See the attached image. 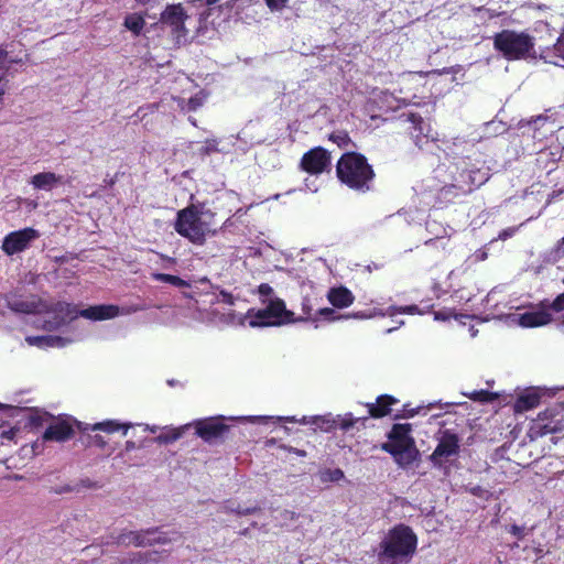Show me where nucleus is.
Listing matches in <instances>:
<instances>
[{
	"label": "nucleus",
	"instance_id": "22",
	"mask_svg": "<svg viewBox=\"0 0 564 564\" xmlns=\"http://www.w3.org/2000/svg\"><path fill=\"white\" fill-rule=\"evenodd\" d=\"M564 149L560 147L549 148L540 151L536 158V165L540 169L546 170L551 173L556 169L557 162L562 159V152Z\"/></svg>",
	"mask_w": 564,
	"mask_h": 564
},
{
	"label": "nucleus",
	"instance_id": "37",
	"mask_svg": "<svg viewBox=\"0 0 564 564\" xmlns=\"http://www.w3.org/2000/svg\"><path fill=\"white\" fill-rule=\"evenodd\" d=\"M345 474L340 468H326L319 471L322 482H338L344 479Z\"/></svg>",
	"mask_w": 564,
	"mask_h": 564
},
{
	"label": "nucleus",
	"instance_id": "47",
	"mask_svg": "<svg viewBox=\"0 0 564 564\" xmlns=\"http://www.w3.org/2000/svg\"><path fill=\"white\" fill-rule=\"evenodd\" d=\"M78 486L88 489H100L102 487L100 482L94 481L90 478L80 479Z\"/></svg>",
	"mask_w": 564,
	"mask_h": 564
},
{
	"label": "nucleus",
	"instance_id": "2",
	"mask_svg": "<svg viewBox=\"0 0 564 564\" xmlns=\"http://www.w3.org/2000/svg\"><path fill=\"white\" fill-rule=\"evenodd\" d=\"M214 216L210 210L204 212L202 206L189 204L177 212L174 230L192 243L203 246L208 236L217 232L216 229H212L210 219Z\"/></svg>",
	"mask_w": 564,
	"mask_h": 564
},
{
	"label": "nucleus",
	"instance_id": "36",
	"mask_svg": "<svg viewBox=\"0 0 564 564\" xmlns=\"http://www.w3.org/2000/svg\"><path fill=\"white\" fill-rule=\"evenodd\" d=\"M458 183L457 181L455 180L454 183L452 184H447L445 186H443L440 191H438V198L440 199H445L447 202H451L453 198L455 197H458L460 195H466L465 193H462L460 192V188L457 186Z\"/></svg>",
	"mask_w": 564,
	"mask_h": 564
},
{
	"label": "nucleus",
	"instance_id": "55",
	"mask_svg": "<svg viewBox=\"0 0 564 564\" xmlns=\"http://www.w3.org/2000/svg\"><path fill=\"white\" fill-rule=\"evenodd\" d=\"M30 423L31 425L33 426H40L42 424V417L36 415V416H31L30 419Z\"/></svg>",
	"mask_w": 564,
	"mask_h": 564
},
{
	"label": "nucleus",
	"instance_id": "41",
	"mask_svg": "<svg viewBox=\"0 0 564 564\" xmlns=\"http://www.w3.org/2000/svg\"><path fill=\"white\" fill-rule=\"evenodd\" d=\"M469 398L474 401L479 402H491L496 399V394L494 392H490L488 390H478L474 391Z\"/></svg>",
	"mask_w": 564,
	"mask_h": 564
},
{
	"label": "nucleus",
	"instance_id": "25",
	"mask_svg": "<svg viewBox=\"0 0 564 564\" xmlns=\"http://www.w3.org/2000/svg\"><path fill=\"white\" fill-rule=\"evenodd\" d=\"M562 431L561 421L533 422L530 433L534 437H543L547 434H555Z\"/></svg>",
	"mask_w": 564,
	"mask_h": 564
},
{
	"label": "nucleus",
	"instance_id": "31",
	"mask_svg": "<svg viewBox=\"0 0 564 564\" xmlns=\"http://www.w3.org/2000/svg\"><path fill=\"white\" fill-rule=\"evenodd\" d=\"M328 140L332 141L333 143L337 144V147L340 149H347L350 145L354 148L356 147V144L354 143L349 133L346 130L333 131L328 135Z\"/></svg>",
	"mask_w": 564,
	"mask_h": 564
},
{
	"label": "nucleus",
	"instance_id": "39",
	"mask_svg": "<svg viewBox=\"0 0 564 564\" xmlns=\"http://www.w3.org/2000/svg\"><path fill=\"white\" fill-rule=\"evenodd\" d=\"M433 306L434 305L432 303H427L423 308H420L417 305L413 304V305L400 306L395 310L400 314L423 315V314L430 313L432 311Z\"/></svg>",
	"mask_w": 564,
	"mask_h": 564
},
{
	"label": "nucleus",
	"instance_id": "56",
	"mask_svg": "<svg viewBox=\"0 0 564 564\" xmlns=\"http://www.w3.org/2000/svg\"><path fill=\"white\" fill-rule=\"evenodd\" d=\"M257 508H247V509H238L237 510V513L238 514H251L253 512H256Z\"/></svg>",
	"mask_w": 564,
	"mask_h": 564
},
{
	"label": "nucleus",
	"instance_id": "15",
	"mask_svg": "<svg viewBox=\"0 0 564 564\" xmlns=\"http://www.w3.org/2000/svg\"><path fill=\"white\" fill-rule=\"evenodd\" d=\"M552 321V315L545 310V301L540 303V308L529 311L518 315V323L525 328H533L547 325Z\"/></svg>",
	"mask_w": 564,
	"mask_h": 564
},
{
	"label": "nucleus",
	"instance_id": "54",
	"mask_svg": "<svg viewBox=\"0 0 564 564\" xmlns=\"http://www.w3.org/2000/svg\"><path fill=\"white\" fill-rule=\"evenodd\" d=\"M188 106H189V109H191V110H196V109H197V107H199V106H200V102H199V100H198V99H196V98H191V99H189V101H188Z\"/></svg>",
	"mask_w": 564,
	"mask_h": 564
},
{
	"label": "nucleus",
	"instance_id": "62",
	"mask_svg": "<svg viewBox=\"0 0 564 564\" xmlns=\"http://www.w3.org/2000/svg\"><path fill=\"white\" fill-rule=\"evenodd\" d=\"M139 4L145 6L150 3L152 0H135Z\"/></svg>",
	"mask_w": 564,
	"mask_h": 564
},
{
	"label": "nucleus",
	"instance_id": "35",
	"mask_svg": "<svg viewBox=\"0 0 564 564\" xmlns=\"http://www.w3.org/2000/svg\"><path fill=\"white\" fill-rule=\"evenodd\" d=\"M161 553L158 551L135 552L131 555L129 563L139 564L143 562H159Z\"/></svg>",
	"mask_w": 564,
	"mask_h": 564
},
{
	"label": "nucleus",
	"instance_id": "16",
	"mask_svg": "<svg viewBox=\"0 0 564 564\" xmlns=\"http://www.w3.org/2000/svg\"><path fill=\"white\" fill-rule=\"evenodd\" d=\"M120 308L115 304L93 305L79 311V316L91 321H106L117 317Z\"/></svg>",
	"mask_w": 564,
	"mask_h": 564
},
{
	"label": "nucleus",
	"instance_id": "30",
	"mask_svg": "<svg viewBox=\"0 0 564 564\" xmlns=\"http://www.w3.org/2000/svg\"><path fill=\"white\" fill-rule=\"evenodd\" d=\"M336 419L338 420L337 427L344 432L349 431L357 423H361L362 426H365V423L368 420L367 416L355 417L352 413H346L344 416L337 415Z\"/></svg>",
	"mask_w": 564,
	"mask_h": 564
},
{
	"label": "nucleus",
	"instance_id": "23",
	"mask_svg": "<svg viewBox=\"0 0 564 564\" xmlns=\"http://www.w3.org/2000/svg\"><path fill=\"white\" fill-rule=\"evenodd\" d=\"M30 184L34 189L48 192L56 185L64 184V181L62 175H57L53 172H41L31 177Z\"/></svg>",
	"mask_w": 564,
	"mask_h": 564
},
{
	"label": "nucleus",
	"instance_id": "29",
	"mask_svg": "<svg viewBox=\"0 0 564 564\" xmlns=\"http://www.w3.org/2000/svg\"><path fill=\"white\" fill-rule=\"evenodd\" d=\"M123 25L131 31L134 35H140L144 25L145 20L141 14L131 13L124 18Z\"/></svg>",
	"mask_w": 564,
	"mask_h": 564
},
{
	"label": "nucleus",
	"instance_id": "17",
	"mask_svg": "<svg viewBox=\"0 0 564 564\" xmlns=\"http://www.w3.org/2000/svg\"><path fill=\"white\" fill-rule=\"evenodd\" d=\"M158 533V528H149L147 530H140V531H122L118 536L116 538V543L118 545H134L137 547L140 546H147L148 543V535H154Z\"/></svg>",
	"mask_w": 564,
	"mask_h": 564
},
{
	"label": "nucleus",
	"instance_id": "9",
	"mask_svg": "<svg viewBox=\"0 0 564 564\" xmlns=\"http://www.w3.org/2000/svg\"><path fill=\"white\" fill-rule=\"evenodd\" d=\"M332 166V155L323 147H315L306 151L300 161L299 167L311 175H319L328 172Z\"/></svg>",
	"mask_w": 564,
	"mask_h": 564
},
{
	"label": "nucleus",
	"instance_id": "43",
	"mask_svg": "<svg viewBox=\"0 0 564 564\" xmlns=\"http://www.w3.org/2000/svg\"><path fill=\"white\" fill-rule=\"evenodd\" d=\"M550 308L556 313L564 311V293L558 294L550 304L545 303V310Z\"/></svg>",
	"mask_w": 564,
	"mask_h": 564
},
{
	"label": "nucleus",
	"instance_id": "42",
	"mask_svg": "<svg viewBox=\"0 0 564 564\" xmlns=\"http://www.w3.org/2000/svg\"><path fill=\"white\" fill-rule=\"evenodd\" d=\"M315 311L316 310H314L311 300L308 297H304L302 302V312L304 316L301 317V319L314 322Z\"/></svg>",
	"mask_w": 564,
	"mask_h": 564
},
{
	"label": "nucleus",
	"instance_id": "61",
	"mask_svg": "<svg viewBox=\"0 0 564 564\" xmlns=\"http://www.w3.org/2000/svg\"><path fill=\"white\" fill-rule=\"evenodd\" d=\"M126 448H127V451L133 449L134 448V442L127 441L126 442Z\"/></svg>",
	"mask_w": 564,
	"mask_h": 564
},
{
	"label": "nucleus",
	"instance_id": "57",
	"mask_svg": "<svg viewBox=\"0 0 564 564\" xmlns=\"http://www.w3.org/2000/svg\"><path fill=\"white\" fill-rule=\"evenodd\" d=\"M290 452H293L294 454H296L300 457L306 456V452L304 449L290 448Z\"/></svg>",
	"mask_w": 564,
	"mask_h": 564
},
{
	"label": "nucleus",
	"instance_id": "38",
	"mask_svg": "<svg viewBox=\"0 0 564 564\" xmlns=\"http://www.w3.org/2000/svg\"><path fill=\"white\" fill-rule=\"evenodd\" d=\"M189 425H184L182 427H178V429H173V430H170L165 433H162L161 435L158 436V441L160 443H164V444H169V443H173L175 441H177L178 438H181L184 434V431L188 427Z\"/></svg>",
	"mask_w": 564,
	"mask_h": 564
},
{
	"label": "nucleus",
	"instance_id": "49",
	"mask_svg": "<svg viewBox=\"0 0 564 564\" xmlns=\"http://www.w3.org/2000/svg\"><path fill=\"white\" fill-rule=\"evenodd\" d=\"M288 0H265L267 6L271 10L283 9L286 6Z\"/></svg>",
	"mask_w": 564,
	"mask_h": 564
},
{
	"label": "nucleus",
	"instance_id": "20",
	"mask_svg": "<svg viewBox=\"0 0 564 564\" xmlns=\"http://www.w3.org/2000/svg\"><path fill=\"white\" fill-rule=\"evenodd\" d=\"M402 118H404L405 122L411 124L409 127L410 134L412 135L415 145L421 148L422 144L427 141V134L425 133V126L422 116L419 113L409 112L403 113Z\"/></svg>",
	"mask_w": 564,
	"mask_h": 564
},
{
	"label": "nucleus",
	"instance_id": "60",
	"mask_svg": "<svg viewBox=\"0 0 564 564\" xmlns=\"http://www.w3.org/2000/svg\"><path fill=\"white\" fill-rule=\"evenodd\" d=\"M279 420L284 421V422H296L294 416L279 417Z\"/></svg>",
	"mask_w": 564,
	"mask_h": 564
},
{
	"label": "nucleus",
	"instance_id": "34",
	"mask_svg": "<svg viewBox=\"0 0 564 564\" xmlns=\"http://www.w3.org/2000/svg\"><path fill=\"white\" fill-rule=\"evenodd\" d=\"M152 279L159 282L169 283L176 288H189V282L183 280L182 278L167 273H152Z\"/></svg>",
	"mask_w": 564,
	"mask_h": 564
},
{
	"label": "nucleus",
	"instance_id": "63",
	"mask_svg": "<svg viewBox=\"0 0 564 564\" xmlns=\"http://www.w3.org/2000/svg\"><path fill=\"white\" fill-rule=\"evenodd\" d=\"M220 0H206L207 4L208 6H213V4H216L217 2H219Z\"/></svg>",
	"mask_w": 564,
	"mask_h": 564
},
{
	"label": "nucleus",
	"instance_id": "40",
	"mask_svg": "<svg viewBox=\"0 0 564 564\" xmlns=\"http://www.w3.org/2000/svg\"><path fill=\"white\" fill-rule=\"evenodd\" d=\"M173 540H176V538H169L166 533L161 532L158 528V533L154 535H148V543L149 546L155 545V544H167L171 543Z\"/></svg>",
	"mask_w": 564,
	"mask_h": 564
},
{
	"label": "nucleus",
	"instance_id": "13",
	"mask_svg": "<svg viewBox=\"0 0 564 564\" xmlns=\"http://www.w3.org/2000/svg\"><path fill=\"white\" fill-rule=\"evenodd\" d=\"M74 435L73 424L66 419L58 417L46 427L42 438L44 442L64 443L72 440Z\"/></svg>",
	"mask_w": 564,
	"mask_h": 564
},
{
	"label": "nucleus",
	"instance_id": "21",
	"mask_svg": "<svg viewBox=\"0 0 564 564\" xmlns=\"http://www.w3.org/2000/svg\"><path fill=\"white\" fill-rule=\"evenodd\" d=\"M326 297L335 308L349 307L355 301L352 292L343 285L330 288Z\"/></svg>",
	"mask_w": 564,
	"mask_h": 564
},
{
	"label": "nucleus",
	"instance_id": "14",
	"mask_svg": "<svg viewBox=\"0 0 564 564\" xmlns=\"http://www.w3.org/2000/svg\"><path fill=\"white\" fill-rule=\"evenodd\" d=\"M455 178L460 192L469 194L485 184L489 180V174L487 171H482L481 169H466L463 170Z\"/></svg>",
	"mask_w": 564,
	"mask_h": 564
},
{
	"label": "nucleus",
	"instance_id": "10",
	"mask_svg": "<svg viewBox=\"0 0 564 564\" xmlns=\"http://www.w3.org/2000/svg\"><path fill=\"white\" fill-rule=\"evenodd\" d=\"M37 238L40 232L32 227L11 231L3 238L1 249L7 256H13L26 250Z\"/></svg>",
	"mask_w": 564,
	"mask_h": 564
},
{
	"label": "nucleus",
	"instance_id": "7",
	"mask_svg": "<svg viewBox=\"0 0 564 564\" xmlns=\"http://www.w3.org/2000/svg\"><path fill=\"white\" fill-rule=\"evenodd\" d=\"M195 434L206 443H215L224 440L229 433L230 425L225 423L224 416H210L194 421Z\"/></svg>",
	"mask_w": 564,
	"mask_h": 564
},
{
	"label": "nucleus",
	"instance_id": "6",
	"mask_svg": "<svg viewBox=\"0 0 564 564\" xmlns=\"http://www.w3.org/2000/svg\"><path fill=\"white\" fill-rule=\"evenodd\" d=\"M293 315V312L286 310L283 300L274 299L268 303L267 307L250 315V325L252 327L279 326L295 322Z\"/></svg>",
	"mask_w": 564,
	"mask_h": 564
},
{
	"label": "nucleus",
	"instance_id": "46",
	"mask_svg": "<svg viewBox=\"0 0 564 564\" xmlns=\"http://www.w3.org/2000/svg\"><path fill=\"white\" fill-rule=\"evenodd\" d=\"M553 52L555 56L564 62V37L557 39L556 43L553 45Z\"/></svg>",
	"mask_w": 564,
	"mask_h": 564
},
{
	"label": "nucleus",
	"instance_id": "64",
	"mask_svg": "<svg viewBox=\"0 0 564 564\" xmlns=\"http://www.w3.org/2000/svg\"><path fill=\"white\" fill-rule=\"evenodd\" d=\"M564 247V237L560 240L558 248Z\"/></svg>",
	"mask_w": 564,
	"mask_h": 564
},
{
	"label": "nucleus",
	"instance_id": "24",
	"mask_svg": "<svg viewBox=\"0 0 564 564\" xmlns=\"http://www.w3.org/2000/svg\"><path fill=\"white\" fill-rule=\"evenodd\" d=\"M541 402V393L536 389L527 390L514 402L517 412H524L536 408Z\"/></svg>",
	"mask_w": 564,
	"mask_h": 564
},
{
	"label": "nucleus",
	"instance_id": "32",
	"mask_svg": "<svg viewBox=\"0 0 564 564\" xmlns=\"http://www.w3.org/2000/svg\"><path fill=\"white\" fill-rule=\"evenodd\" d=\"M430 410V406L419 405L415 408H412L410 403L403 404L402 409L398 411L394 415V420H401V419H411L415 415L422 413L424 411V414Z\"/></svg>",
	"mask_w": 564,
	"mask_h": 564
},
{
	"label": "nucleus",
	"instance_id": "5",
	"mask_svg": "<svg viewBox=\"0 0 564 564\" xmlns=\"http://www.w3.org/2000/svg\"><path fill=\"white\" fill-rule=\"evenodd\" d=\"M494 48L507 61H520L534 56V37L527 32L502 30L492 37Z\"/></svg>",
	"mask_w": 564,
	"mask_h": 564
},
{
	"label": "nucleus",
	"instance_id": "12",
	"mask_svg": "<svg viewBox=\"0 0 564 564\" xmlns=\"http://www.w3.org/2000/svg\"><path fill=\"white\" fill-rule=\"evenodd\" d=\"M7 307L15 313L21 314H37L41 313L43 300L37 295H30L24 299L23 295L17 292H9L4 295Z\"/></svg>",
	"mask_w": 564,
	"mask_h": 564
},
{
	"label": "nucleus",
	"instance_id": "26",
	"mask_svg": "<svg viewBox=\"0 0 564 564\" xmlns=\"http://www.w3.org/2000/svg\"><path fill=\"white\" fill-rule=\"evenodd\" d=\"M131 427L129 423H120L117 420H106L99 423H95L91 425L93 431H102L108 434L122 431V434L126 435L128 430Z\"/></svg>",
	"mask_w": 564,
	"mask_h": 564
},
{
	"label": "nucleus",
	"instance_id": "1",
	"mask_svg": "<svg viewBox=\"0 0 564 564\" xmlns=\"http://www.w3.org/2000/svg\"><path fill=\"white\" fill-rule=\"evenodd\" d=\"M336 177L340 184L357 193H368L376 180L373 166L360 152L346 151L335 165Z\"/></svg>",
	"mask_w": 564,
	"mask_h": 564
},
{
	"label": "nucleus",
	"instance_id": "44",
	"mask_svg": "<svg viewBox=\"0 0 564 564\" xmlns=\"http://www.w3.org/2000/svg\"><path fill=\"white\" fill-rule=\"evenodd\" d=\"M433 314H434L435 321H442V322H446V321H449L452 317H456L454 310L436 311Z\"/></svg>",
	"mask_w": 564,
	"mask_h": 564
},
{
	"label": "nucleus",
	"instance_id": "33",
	"mask_svg": "<svg viewBox=\"0 0 564 564\" xmlns=\"http://www.w3.org/2000/svg\"><path fill=\"white\" fill-rule=\"evenodd\" d=\"M337 422L338 420L336 416H333L332 414L317 415L312 419V424L325 432H330L332 430L337 429Z\"/></svg>",
	"mask_w": 564,
	"mask_h": 564
},
{
	"label": "nucleus",
	"instance_id": "28",
	"mask_svg": "<svg viewBox=\"0 0 564 564\" xmlns=\"http://www.w3.org/2000/svg\"><path fill=\"white\" fill-rule=\"evenodd\" d=\"M26 341L30 345H35L37 347H54V346H63L65 339L61 336H29L26 337Z\"/></svg>",
	"mask_w": 564,
	"mask_h": 564
},
{
	"label": "nucleus",
	"instance_id": "19",
	"mask_svg": "<svg viewBox=\"0 0 564 564\" xmlns=\"http://www.w3.org/2000/svg\"><path fill=\"white\" fill-rule=\"evenodd\" d=\"M186 19L187 14L181 4L169 6L161 14V21L172 26L176 32L185 29L184 24Z\"/></svg>",
	"mask_w": 564,
	"mask_h": 564
},
{
	"label": "nucleus",
	"instance_id": "4",
	"mask_svg": "<svg viewBox=\"0 0 564 564\" xmlns=\"http://www.w3.org/2000/svg\"><path fill=\"white\" fill-rule=\"evenodd\" d=\"M411 431V424L395 423L387 435L388 442L381 444V449L390 454L401 467L412 465L420 457Z\"/></svg>",
	"mask_w": 564,
	"mask_h": 564
},
{
	"label": "nucleus",
	"instance_id": "27",
	"mask_svg": "<svg viewBox=\"0 0 564 564\" xmlns=\"http://www.w3.org/2000/svg\"><path fill=\"white\" fill-rule=\"evenodd\" d=\"M364 315L361 313H354L352 314V317L355 318H361ZM351 317V315H338L337 312L332 308V307H323V308H317L315 311V315H314V322H317V321H327V322H334L336 319H339V318H349Z\"/></svg>",
	"mask_w": 564,
	"mask_h": 564
},
{
	"label": "nucleus",
	"instance_id": "3",
	"mask_svg": "<svg viewBox=\"0 0 564 564\" xmlns=\"http://www.w3.org/2000/svg\"><path fill=\"white\" fill-rule=\"evenodd\" d=\"M379 547L381 561L409 563L416 552L417 536L411 527L399 523L388 531Z\"/></svg>",
	"mask_w": 564,
	"mask_h": 564
},
{
	"label": "nucleus",
	"instance_id": "58",
	"mask_svg": "<svg viewBox=\"0 0 564 564\" xmlns=\"http://www.w3.org/2000/svg\"><path fill=\"white\" fill-rule=\"evenodd\" d=\"M117 182V175L113 176V177H110V178H105V183L107 186H113Z\"/></svg>",
	"mask_w": 564,
	"mask_h": 564
},
{
	"label": "nucleus",
	"instance_id": "53",
	"mask_svg": "<svg viewBox=\"0 0 564 564\" xmlns=\"http://www.w3.org/2000/svg\"><path fill=\"white\" fill-rule=\"evenodd\" d=\"M93 442L98 447H105L106 444H107V442L104 440V437L99 436V435H95L94 438H93Z\"/></svg>",
	"mask_w": 564,
	"mask_h": 564
},
{
	"label": "nucleus",
	"instance_id": "52",
	"mask_svg": "<svg viewBox=\"0 0 564 564\" xmlns=\"http://www.w3.org/2000/svg\"><path fill=\"white\" fill-rule=\"evenodd\" d=\"M74 490H78V488L66 485V486H62L58 489H56L55 492L56 494H67V492H72Z\"/></svg>",
	"mask_w": 564,
	"mask_h": 564
},
{
	"label": "nucleus",
	"instance_id": "59",
	"mask_svg": "<svg viewBox=\"0 0 564 564\" xmlns=\"http://www.w3.org/2000/svg\"><path fill=\"white\" fill-rule=\"evenodd\" d=\"M7 52L4 50H0V64H3L7 58Z\"/></svg>",
	"mask_w": 564,
	"mask_h": 564
},
{
	"label": "nucleus",
	"instance_id": "45",
	"mask_svg": "<svg viewBox=\"0 0 564 564\" xmlns=\"http://www.w3.org/2000/svg\"><path fill=\"white\" fill-rule=\"evenodd\" d=\"M509 533L514 535L518 540H522L525 538L527 532L524 527H520L518 524H512L508 529Z\"/></svg>",
	"mask_w": 564,
	"mask_h": 564
},
{
	"label": "nucleus",
	"instance_id": "8",
	"mask_svg": "<svg viewBox=\"0 0 564 564\" xmlns=\"http://www.w3.org/2000/svg\"><path fill=\"white\" fill-rule=\"evenodd\" d=\"M460 449L459 437L456 433L445 430L438 443L429 456V460L434 467L441 468L451 457L458 456Z\"/></svg>",
	"mask_w": 564,
	"mask_h": 564
},
{
	"label": "nucleus",
	"instance_id": "50",
	"mask_svg": "<svg viewBox=\"0 0 564 564\" xmlns=\"http://www.w3.org/2000/svg\"><path fill=\"white\" fill-rule=\"evenodd\" d=\"M258 293L260 296H270L273 293V289L268 283H261L258 286Z\"/></svg>",
	"mask_w": 564,
	"mask_h": 564
},
{
	"label": "nucleus",
	"instance_id": "51",
	"mask_svg": "<svg viewBox=\"0 0 564 564\" xmlns=\"http://www.w3.org/2000/svg\"><path fill=\"white\" fill-rule=\"evenodd\" d=\"M514 232H516V228L509 227V228L501 230L498 235V238L501 240H507L508 238L512 237L514 235Z\"/></svg>",
	"mask_w": 564,
	"mask_h": 564
},
{
	"label": "nucleus",
	"instance_id": "11",
	"mask_svg": "<svg viewBox=\"0 0 564 564\" xmlns=\"http://www.w3.org/2000/svg\"><path fill=\"white\" fill-rule=\"evenodd\" d=\"M43 312L54 314L53 322H46V328L48 330L57 329L79 316V311L76 305L63 301L52 304H47L43 301L41 313Z\"/></svg>",
	"mask_w": 564,
	"mask_h": 564
},
{
	"label": "nucleus",
	"instance_id": "48",
	"mask_svg": "<svg viewBox=\"0 0 564 564\" xmlns=\"http://www.w3.org/2000/svg\"><path fill=\"white\" fill-rule=\"evenodd\" d=\"M554 411L552 410H544L538 414V417L534 422H546L553 420Z\"/></svg>",
	"mask_w": 564,
	"mask_h": 564
},
{
	"label": "nucleus",
	"instance_id": "18",
	"mask_svg": "<svg viewBox=\"0 0 564 564\" xmlns=\"http://www.w3.org/2000/svg\"><path fill=\"white\" fill-rule=\"evenodd\" d=\"M399 400L391 394H380L375 402L367 403L368 414L373 419H382L392 412V406L398 404Z\"/></svg>",
	"mask_w": 564,
	"mask_h": 564
}]
</instances>
